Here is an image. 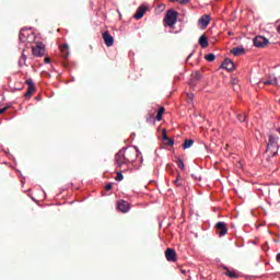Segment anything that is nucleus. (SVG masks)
<instances>
[{"mask_svg":"<svg viewBox=\"0 0 280 280\" xmlns=\"http://www.w3.org/2000/svg\"><path fill=\"white\" fill-rule=\"evenodd\" d=\"M217 231H219L220 237H224L226 233H229V229L226 228V223L223 221H220L215 224Z\"/></svg>","mask_w":280,"mask_h":280,"instance_id":"423d86ee","label":"nucleus"},{"mask_svg":"<svg viewBox=\"0 0 280 280\" xmlns=\"http://www.w3.org/2000/svg\"><path fill=\"white\" fill-rule=\"evenodd\" d=\"M199 80H202V74L200 71L192 72L189 80V86H197Z\"/></svg>","mask_w":280,"mask_h":280,"instance_id":"39448f33","label":"nucleus"},{"mask_svg":"<svg viewBox=\"0 0 280 280\" xmlns=\"http://www.w3.org/2000/svg\"><path fill=\"white\" fill-rule=\"evenodd\" d=\"M27 62V56H25V51L22 52V56L20 57L19 61H18V65L19 67L23 68L25 67Z\"/></svg>","mask_w":280,"mask_h":280,"instance_id":"a211bd4d","label":"nucleus"},{"mask_svg":"<svg viewBox=\"0 0 280 280\" xmlns=\"http://www.w3.org/2000/svg\"><path fill=\"white\" fill-rule=\"evenodd\" d=\"M118 211H121V213H128V211H130V203L125 200L119 201Z\"/></svg>","mask_w":280,"mask_h":280,"instance_id":"ddd939ff","label":"nucleus"},{"mask_svg":"<svg viewBox=\"0 0 280 280\" xmlns=\"http://www.w3.org/2000/svg\"><path fill=\"white\" fill-rule=\"evenodd\" d=\"M223 270H225V277H229L230 279H240V273L237 272V270H231L226 266H223Z\"/></svg>","mask_w":280,"mask_h":280,"instance_id":"9d476101","label":"nucleus"},{"mask_svg":"<svg viewBox=\"0 0 280 280\" xmlns=\"http://www.w3.org/2000/svg\"><path fill=\"white\" fill-rule=\"evenodd\" d=\"M35 90L36 88H28L25 93V97H32V93H34Z\"/></svg>","mask_w":280,"mask_h":280,"instance_id":"393cba45","label":"nucleus"},{"mask_svg":"<svg viewBox=\"0 0 280 280\" xmlns=\"http://www.w3.org/2000/svg\"><path fill=\"white\" fill-rule=\"evenodd\" d=\"M174 185L176 187H184L183 180H180V175L179 174L177 175V178L174 180Z\"/></svg>","mask_w":280,"mask_h":280,"instance_id":"4be33fe9","label":"nucleus"},{"mask_svg":"<svg viewBox=\"0 0 280 280\" xmlns=\"http://www.w3.org/2000/svg\"><path fill=\"white\" fill-rule=\"evenodd\" d=\"M176 163L179 170H185V162H183V159L178 158Z\"/></svg>","mask_w":280,"mask_h":280,"instance_id":"b1692460","label":"nucleus"},{"mask_svg":"<svg viewBox=\"0 0 280 280\" xmlns=\"http://www.w3.org/2000/svg\"><path fill=\"white\" fill-rule=\"evenodd\" d=\"M161 119H163V114H161V113L158 112L156 120H158V121H161Z\"/></svg>","mask_w":280,"mask_h":280,"instance_id":"473e14b6","label":"nucleus"},{"mask_svg":"<svg viewBox=\"0 0 280 280\" xmlns=\"http://www.w3.org/2000/svg\"><path fill=\"white\" fill-rule=\"evenodd\" d=\"M209 23H211V15L205 14L199 19V24L205 28L209 27Z\"/></svg>","mask_w":280,"mask_h":280,"instance_id":"4468645a","label":"nucleus"},{"mask_svg":"<svg viewBox=\"0 0 280 280\" xmlns=\"http://www.w3.org/2000/svg\"><path fill=\"white\" fill-rule=\"evenodd\" d=\"M191 56H194V54H190V55L188 56V58H191Z\"/></svg>","mask_w":280,"mask_h":280,"instance_id":"ea45409f","label":"nucleus"},{"mask_svg":"<svg viewBox=\"0 0 280 280\" xmlns=\"http://www.w3.org/2000/svg\"><path fill=\"white\" fill-rule=\"evenodd\" d=\"M103 40L106 47H113V45H115V38L113 37V35H110L108 31L103 33Z\"/></svg>","mask_w":280,"mask_h":280,"instance_id":"0eeeda50","label":"nucleus"},{"mask_svg":"<svg viewBox=\"0 0 280 280\" xmlns=\"http://www.w3.org/2000/svg\"><path fill=\"white\" fill-rule=\"evenodd\" d=\"M189 1L191 0H178V3H180V5H185V3H189Z\"/></svg>","mask_w":280,"mask_h":280,"instance_id":"2f4dec72","label":"nucleus"},{"mask_svg":"<svg viewBox=\"0 0 280 280\" xmlns=\"http://www.w3.org/2000/svg\"><path fill=\"white\" fill-rule=\"evenodd\" d=\"M205 58L208 62H213V60H215V55L211 52L206 55Z\"/></svg>","mask_w":280,"mask_h":280,"instance_id":"5701e85b","label":"nucleus"},{"mask_svg":"<svg viewBox=\"0 0 280 280\" xmlns=\"http://www.w3.org/2000/svg\"><path fill=\"white\" fill-rule=\"evenodd\" d=\"M199 45L202 49H207V47H209V38H207V35L203 34L199 37Z\"/></svg>","mask_w":280,"mask_h":280,"instance_id":"f3484780","label":"nucleus"},{"mask_svg":"<svg viewBox=\"0 0 280 280\" xmlns=\"http://www.w3.org/2000/svg\"><path fill=\"white\" fill-rule=\"evenodd\" d=\"M276 259L280 264V253L276 256Z\"/></svg>","mask_w":280,"mask_h":280,"instance_id":"4c0bfd02","label":"nucleus"},{"mask_svg":"<svg viewBox=\"0 0 280 280\" xmlns=\"http://www.w3.org/2000/svg\"><path fill=\"white\" fill-rule=\"evenodd\" d=\"M133 148L136 149V152L128 151V149L122 148L116 153L115 163L118 167H124V165H129V163H135L136 156H139L141 152H139V149H137V147H133Z\"/></svg>","mask_w":280,"mask_h":280,"instance_id":"f257e3e1","label":"nucleus"},{"mask_svg":"<svg viewBox=\"0 0 280 280\" xmlns=\"http://www.w3.org/2000/svg\"><path fill=\"white\" fill-rule=\"evenodd\" d=\"M31 28H22L20 31V43H34L36 35L30 31Z\"/></svg>","mask_w":280,"mask_h":280,"instance_id":"7ed1b4c3","label":"nucleus"},{"mask_svg":"<svg viewBox=\"0 0 280 280\" xmlns=\"http://www.w3.org/2000/svg\"><path fill=\"white\" fill-rule=\"evenodd\" d=\"M164 141H165V145H170V147L174 145V139H172V138H168Z\"/></svg>","mask_w":280,"mask_h":280,"instance_id":"c85d7f7f","label":"nucleus"},{"mask_svg":"<svg viewBox=\"0 0 280 280\" xmlns=\"http://www.w3.org/2000/svg\"><path fill=\"white\" fill-rule=\"evenodd\" d=\"M44 62H45L46 65H49V62H51V59H50L49 57H46V58L44 59Z\"/></svg>","mask_w":280,"mask_h":280,"instance_id":"72a5a7b5","label":"nucleus"},{"mask_svg":"<svg viewBox=\"0 0 280 280\" xmlns=\"http://www.w3.org/2000/svg\"><path fill=\"white\" fill-rule=\"evenodd\" d=\"M116 180H118V182L124 180V174H122L121 172H118V173H117Z\"/></svg>","mask_w":280,"mask_h":280,"instance_id":"c756f323","label":"nucleus"},{"mask_svg":"<svg viewBox=\"0 0 280 280\" xmlns=\"http://www.w3.org/2000/svg\"><path fill=\"white\" fill-rule=\"evenodd\" d=\"M61 54H62V58H65V60H67V58H69V45L65 44L62 49H61Z\"/></svg>","mask_w":280,"mask_h":280,"instance_id":"aec40b11","label":"nucleus"},{"mask_svg":"<svg viewBox=\"0 0 280 280\" xmlns=\"http://www.w3.org/2000/svg\"><path fill=\"white\" fill-rule=\"evenodd\" d=\"M9 152L8 151H4V154H8Z\"/></svg>","mask_w":280,"mask_h":280,"instance_id":"37998d69","label":"nucleus"},{"mask_svg":"<svg viewBox=\"0 0 280 280\" xmlns=\"http://www.w3.org/2000/svg\"><path fill=\"white\" fill-rule=\"evenodd\" d=\"M148 8L145 7H139L136 11V14L133 15V19H136L137 21H139L140 19H143L145 12H147Z\"/></svg>","mask_w":280,"mask_h":280,"instance_id":"dca6fc26","label":"nucleus"},{"mask_svg":"<svg viewBox=\"0 0 280 280\" xmlns=\"http://www.w3.org/2000/svg\"><path fill=\"white\" fill-rule=\"evenodd\" d=\"M162 139H163V141H166V139H170V137H167V130L166 129L162 130Z\"/></svg>","mask_w":280,"mask_h":280,"instance_id":"cd10ccee","label":"nucleus"},{"mask_svg":"<svg viewBox=\"0 0 280 280\" xmlns=\"http://www.w3.org/2000/svg\"><path fill=\"white\" fill-rule=\"evenodd\" d=\"M191 145H194V140L192 139H186L184 141L183 148H184V150H189V148H191Z\"/></svg>","mask_w":280,"mask_h":280,"instance_id":"412c9836","label":"nucleus"},{"mask_svg":"<svg viewBox=\"0 0 280 280\" xmlns=\"http://www.w3.org/2000/svg\"><path fill=\"white\" fill-rule=\"evenodd\" d=\"M187 97H188L189 100H194V93H188V94H187Z\"/></svg>","mask_w":280,"mask_h":280,"instance_id":"e433bc0d","label":"nucleus"},{"mask_svg":"<svg viewBox=\"0 0 280 280\" xmlns=\"http://www.w3.org/2000/svg\"><path fill=\"white\" fill-rule=\"evenodd\" d=\"M269 43L268 38L264 37V36H256L254 38V47H266V45Z\"/></svg>","mask_w":280,"mask_h":280,"instance_id":"6e6552de","label":"nucleus"},{"mask_svg":"<svg viewBox=\"0 0 280 280\" xmlns=\"http://www.w3.org/2000/svg\"><path fill=\"white\" fill-rule=\"evenodd\" d=\"M236 118H237V120L241 121V122L246 121V115H244V114H238V115L236 116Z\"/></svg>","mask_w":280,"mask_h":280,"instance_id":"a878e982","label":"nucleus"},{"mask_svg":"<svg viewBox=\"0 0 280 280\" xmlns=\"http://www.w3.org/2000/svg\"><path fill=\"white\" fill-rule=\"evenodd\" d=\"M26 84H27L28 88L35 89V86H34V80L27 79V80H26Z\"/></svg>","mask_w":280,"mask_h":280,"instance_id":"bb28decb","label":"nucleus"},{"mask_svg":"<svg viewBox=\"0 0 280 280\" xmlns=\"http://www.w3.org/2000/svg\"><path fill=\"white\" fill-rule=\"evenodd\" d=\"M105 189L106 191H110V189H113V184L112 183L106 184Z\"/></svg>","mask_w":280,"mask_h":280,"instance_id":"7c9ffc66","label":"nucleus"},{"mask_svg":"<svg viewBox=\"0 0 280 280\" xmlns=\"http://www.w3.org/2000/svg\"><path fill=\"white\" fill-rule=\"evenodd\" d=\"M232 84H235V80L232 81Z\"/></svg>","mask_w":280,"mask_h":280,"instance_id":"79ce46f5","label":"nucleus"},{"mask_svg":"<svg viewBox=\"0 0 280 280\" xmlns=\"http://www.w3.org/2000/svg\"><path fill=\"white\" fill-rule=\"evenodd\" d=\"M277 130V132H279L280 133V128H278V129H276Z\"/></svg>","mask_w":280,"mask_h":280,"instance_id":"a19ab883","label":"nucleus"},{"mask_svg":"<svg viewBox=\"0 0 280 280\" xmlns=\"http://www.w3.org/2000/svg\"><path fill=\"white\" fill-rule=\"evenodd\" d=\"M232 54H234V56H242L243 54H246V49H244V47H235L233 48Z\"/></svg>","mask_w":280,"mask_h":280,"instance_id":"6ab92c4d","label":"nucleus"},{"mask_svg":"<svg viewBox=\"0 0 280 280\" xmlns=\"http://www.w3.org/2000/svg\"><path fill=\"white\" fill-rule=\"evenodd\" d=\"M8 110V107L0 108V115H3Z\"/></svg>","mask_w":280,"mask_h":280,"instance_id":"f704fd0d","label":"nucleus"},{"mask_svg":"<svg viewBox=\"0 0 280 280\" xmlns=\"http://www.w3.org/2000/svg\"><path fill=\"white\" fill-rule=\"evenodd\" d=\"M164 22L168 27H174L175 24L178 23V12L174 9L167 10L164 16Z\"/></svg>","mask_w":280,"mask_h":280,"instance_id":"f03ea898","label":"nucleus"},{"mask_svg":"<svg viewBox=\"0 0 280 280\" xmlns=\"http://www.w3.org/2000/svg\"><path fill=\"white\" fill-rule=\"evenodd\" d=\"M161 115H163L165 113V108L164 107H160L159 112Z\"/></svg>","mask_w":280,"mask_h":280,"instance_id":"c9c22d12","label":"nucleus"},{"mask_svg":"<svg viewBox=\"0 0 280 280\" xmlns=\"http://www.w3.org/2000/svg\"><path fill=\"white\" fill-rule=\"evenodd\" d=\"M262 84H266L267 86H277L279 84V79L275 74H270L268 80L262 81Z\"/></svg>","mask_w":280,"mask_h":280,"instance_id":"9b49d317","label":"nucleus"},{"mask_svg":"<svg viewBox=\"0 0 280 280\" xmlns=\"http://www.w3.org/2000/svg\"><path fill=\"white\" fill-rule=\"evenodd\" d=\"M192 176V178H195L196 180H198V177H195V175H191Z\"/></svg>","mask_w":280,"mask_h":280,"instance_id":"58836bf2","label":"nucleus"},{"mask_svg":"<svg viewBox=\"0 0 280 280\" xmlns=\"http://www.w3.org/2000/svg\"><path fill=\"white\" fill-rule=\"evenodd\" d=\"M45 54V46L43 44H37L36 47L33 48V55L37 58H40Z\"/></svg>","mask_w":280,"mask_h":280,"instance_id":"f8f14e48","label":"nucleus"},{"mask_svg":"<svg viewBox=\"0 0 280 280\" xmlns=\"http://www.w3.org/2000/svg\"><path fill=\"white\" fill-rule=\"evenodd\" d=\"M170 1H178V0H170Z\"/></svg>","mask_w":280,"mask_h":280,"instance_id":"c03bdc74","label":"nucleus"},{"mask_svg":"<svg viewBox=\"0 0 280 280\" xmlns=\"http://www.w3.org/2000/svg\"><path fill=\"white\" fill-rule=\"evenodd\" d=\"M165 257L168 261H176V249L167 248L165 250Z\"/></svg>","mask_w":280,"mask_h":280,"instance_id":"2eb2a0df","label":"nucleus"},{"mask_svg":"<svg viewBox=\"0 0 280 280\" xmlns=\"http://www.w3.org/2000/svg\"><path fill=\"white\" fill-rule=\"evenodd\" d=\"M221 69H225V71H235V62L229 58H225L221 63Z\"/></svg>","mask_w":280,"mask_h":280,"instance_id":"1a4fd4ad","label":"nucleus"},{"mask_svg":"<svg viewBox=\"0 0 280 280\" xmlns=\"http://www.w3.org/2000/svg\"><path fill=\"white\" fill-rule=\"evenodd\" d=\"M279 137L276 136H269V142L267 144V151L271 152L272 156H277V153L279 152Z\"/></svg>","mask_w":280,"mask_h":280,"instance_id":"20e7f679","label":"nucleus"}]
</instances>
